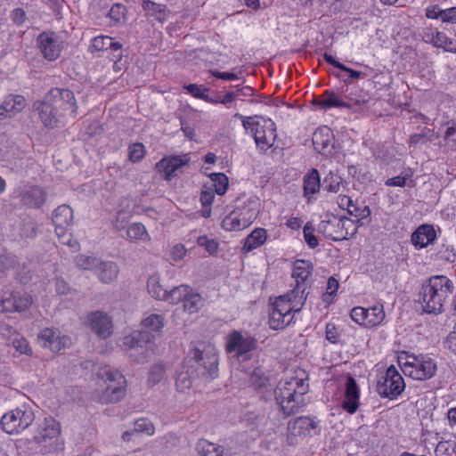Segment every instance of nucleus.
<instances>
[{
	"label": "nucleus",
	"instance_id": "obj_2",
	"mask_svg": "<svg viewBox=\"0 0 456 456\" xmlns=\"http://www.w3.org/2000/svg\"><path fill=\"white\" fill-rule=\"evenodd\" d=\"M101 381L95 391L96 400L102 404L115 403L126 395V379L118 370L105 367L99 373Z\"/></svg>",
	"mask_w": 456,
	"mask_h": 456
},
{
	"label": "nucleus",
	"instance_id": "obj_11",
	"mask_svg": "<svg viewBox=\"0 0 456 456\" xmlns=\"http://www.w3.org/2000/svg\"><path fill=\"white\" fill-rule=\"evenodd\" d=\"M405 383L395 366L387 368L385 375L379 379L377 385V391L382 397L395 399L404 389Z\"/></svg>",
	"mask_w": 456,
	"mask_h": 456
},
{
	"label": "nucleus",
	"instance_id": "obj_53",
	"mask_svg": "<svg viewBox=\"0 0 456 456\" xmlns=\"http://www.w3.org/2000/svg\"><path fill=\"white\" fill-rule=\"evenodd\" d=\"M134 430L135 431L136 435L138 433H144L148 436H152L155 432V428L150 419L142 418L135 420Z\"/></svg>",
	"mask_w": 456,
	"mask_h": 456
},
{
	"label": "nucleus",
	"instance_id": "obj_54",
	"mask_svg": "<svg viewBox=\"0 0 456 456\" xmlns=\"http://www.w3.org/2000/svg\"><path fill=\"white\" fill-rule=\"evenodd\" d=\"M165 374V369L161 364H155L151 367L147 383L149 386L153 387L159 384L163 379Z\"/></svg>",
	"mask_w": 456,
	"mask_h": 456
},
{
	"label": "nucleus",
	"instance_id": "obj_59",
	"mask_svg": "<svg viewBox=\"0 0 456 456\" xmlns=\"http://www.w3.org/2000/svg\"><path fill=\"white\" fill-rule=\"evenodd\" d=\"M314 232V227L309 223H307L304 227L303 232L305 240L311 248H314L319 245V241Z\"/></svg>",
	"mask_w": 456,
	"mask_h": 456
},
{
	"label": "nucleus",
	"instance_id": "obj_38",
	"mask_svg": "<svg viewBox=\"0 0 456 456\" xmlns=\"http://www.w3.org/2000/svg\"><path fill=\"white\" fill-rule=\"evenodd\" d=\"M38 224L29 216L24 217L19 224V235L23 239H33L37 236Z\"/></svg>",
	"mask_w": 456,
	"mask_h": 456
},
{
	"label": "nucleus",
	"instance_id": "obj_52",
	"mask_svg": "<svg viewBox=\"0 0 456 456\" xmlns=\"http://www.w3.org/2000/svg\"><path fill=\"white\" fill-rule=\"evenodd\" d=\"M188 93L193 95L196 98L204 100L208 102L212 101V98L207 94L208 89L204 86H199L197 84H189L184 86Z\"/></svg>",
	"mask_w": 456,
	"mask_h": 456
},
{
	"label": "nucleus",
	"instance_id": "obj_44",
	"mask_svg": "<svg viewBox=\"0 0 456 456\" xmlns=\"http://www.w3.org/2000/svg\"><path fill=\"white\" fill-rule=\"evenodd\" d=\"M202 305L203 299L201 296L198 293H191L190 290L183 301L184 310L187 311L189 314H193L198 312Z\"/></svg>",
	"mask_w": 456,
	"mask_h": 456
},
{
	"label": "nucleus",
	"instance_id": "obj_19",
	"mask_svg": "<svg viewBox=\"0 0 456 456\" xmlns=\"http://www.w3.org/2000/svg\"><path fill=\"white\" fill-rule=\"evenodd\" d=\"M313 145L321 154L327 155L331 153L333 149L334 134L332 130L326 126H320L313 134Z\"/></svg>",
	"mask_w": 456,
	"mask_h": 456
},
{
	"label": "nucleus",
	"instance_id": "obj_58",
	"mask_svg": "<svg viewBox=\"0 0 456 456\" xmlns=\"http://www.w3.org/2000/svg\"><path fill=\"white\" fill-rule=\"evenodd\" d=\"M145 154L144 146L142 143L136 142L129 147L128 157L132 162L140 161Z\"/></svg>",
	"mask_w": 456,
	"mask_h": 456
},
{
	"label": "nucleus",
	"instance_id": "obj_3",
	"mask_svg": "<svg viewBox=\"0 0 456 456\" xmlns=\"http://www.w3.org/2000/svg\"><path fill=\"white\" fill-rule=\"evenodd\" d=\"M453 284L445 276H434L423 285L419 292V302L428 314L442 312L444 299L452 293Z\"/></svg>",
	"mask_w": 456,
	"mask_h": 456
},
{
	"label": "nucleus",
	"instance_id": "obj_5",
	"mask_svg": "<svg viewBox=\"0 0 456 456\" xmlns=\"http://www.w3.org/2000/svg\"><path fill=\"white\" fill-rule=\"evenodd\" d=\"M33 441L43 454L55 452L63 446L61 425L53 418H45L37 427Z\"/></svg>",
	"mask_w": 456,
	"mask_h": 456
},
{
	"label": "nucleus",
	"instance_id": "obj_20",
	"mask_svg": "<svg viewBox=\"0 0 456 456\" xmlns=\"http://www.w3.org/2000/svg\"><path fill=\"white\" fill-rule=\"evenodd\" d=\"M91 330L100 338H106L111 334L110 318L104 313L96 311L88 316Z\"/></svg>",
	"mask_w": 456,
	"mask_h": 456
},
{
	"label": "nucleus",
	"instance_id": "obj_51",
	"mask_svg": "<svg viewBox=\"0 0 456 456\" xmlns=\"http://www.w3.org/2000/svg\"><path fill=\"white\" fill-rule=\"evenodd\" d=\"M100 260L94 256L79 255L76 256L75 263L77 267L83 270L97 268Z\"/></svg>",
	"mask_w": 456,
	"mask_h": 456
},
{
	"label": "nucleus",
	"instance_id": "obj_47",
	"mask_svg": "<svg viewBox=\"0 0 456 456\" xmlns=\"http://www.w3.org/2000/svg\"><path fill=\"white\" fill-rule=\"evenodd\" d=\"M211 180L213 182L215 191L218 195H224L228 187L227 176L223 173H215L211 175Z\"/></svg>",
	"mask_w": 456,
	"mask_h": 456
},
{
	"label": "nucleus",
	"instance_id": "obj_41",
	"mask_svg": "<svg viewBox=\"0 0 456 456\" xmlns=\"http://www.w3.org/2000/svg\"><path fill=\"white\" fill-rule=\"evenodd\" d=\"M196 379H199V378L196 376V373L194 372V370L190 368L184 371H181L178 374V376L176 378L175 385H176L177 388L182 391L185 390V389H189L190 387H192V384Z\"/></svg>",
	"mask_w": 456,
	"mask_h": 456
},
{
	"label": "nucleus",
	"instance_id": "obj_18",
	"mask_svg": "<svg viewBox=\"0 0 456 456\" xmlns=\"http://www.w3.org/2000/svg\"><path fill=\"white\" fill-rule=\"evenodd\" d=\"M37 45L46 60L54 61L60 56L61 42L54 33L40 34L37 37Z\"/></svg>",
	"mask_w": 456,
	"mask_h": 456
},
{
	"label": "nucleus",
	"instance_id": "obj_45",
	"mask_svg": "<svg viewBox=\"0 0 456 456\" xmlns=\"http://www.w3.org/2000/svg\"><path fill=\"white\" fill-rule=\"evenodd\" d=\"M248 382L255 389H265L269 385L268 378L264 374L263 370L258 368L254 370L250 374Z\"/></svg>",
	"mask_w": 456,
	"mask_h": 456
},
{
	"label": "nucleus",
	"instance_id": "obj_48",
	"mask_svg": "<svg viewBox=\"0 0 456 456\" xmlns=\"http://www.w3.org/2000/svg\"><path fill=\"white\" fill-rule=\"evenodd\" d=\"M11 297L13 298L14 311L15 312H23L31 305L32 298L29 295L23 294H11Z\"/></svg>",
	"mask_w": 456,
	"mask_h": 456
},
{
	"label": "nucleus",
	"instance_id": "obj_9",
	"mask_svg": "<svg viewBox=\"0 0 456 456\" xmlns=\"http://www.w3.org/2000/svg\"><path fill=\"white\" fill-rule=\"evenodd\" d=\"M256 200H248L242 208L232 211L226 216L222 226L226 231H241L249 226L257 217L258 209Z\"/></svg>",
	"mask_w": 456,
	"mask_h": 456
},
{
	"label": "nucleus",
	"instance_id": "obj_16",
	"mask_svg": "<svg viewBox=\"0 0 456 456\" xmlns=\"http://www.w3.org/2000/svg\"><path fill=\"white\" fill-rule=\"evenodd\" d=\"M256 347V339L251 336H243L240 331H232L228 336L226 351L228 353L236 352L237 355H242Z\"/></svg>",
	"mask_w": 456,
	"mask_h": 456
},
{
	"label": "nucleus",
	"instance_id": "obj_31",
	"mask_svg": "<svg viewBox=\"0 0 456 456\" xmlns=\"http://www.w3.org/2000/svg\"><path fill=\"white\" fill-rule=\"evenodd\" d=\"M142 7L147 16L152 17L160 22L167 20L168 10L166 5L154 3L151 0H142Z\"/></svg>",
	"mask_w": 456,
	"mask_h": 456
},
{
	"label": "nucleus",
	"instance_id": "obj_1",
	"mask_svg": "<svg viewBox=\"0 0 456 456\" xmlns=\"http://www.w3.org/2000/svg\"><path fill=\"white\" fill-rule=\"evenodd\" d=\"M308 390L309 385L303 378L292 377L279 382L274 389V397L284 417L298 412L305 404L304 396Z\"/></svg>",
	"mask_w": 456,
	"mask_h": 456
},
{
	"label": "nucleus",
	"instance_id": "obj_63",
	"mask_svg": "<svg viewBox=\"0 0 456 456\" xmlns=\"http://www.w3.org/2000/svg\"><path fill=\"white\" fill-rule=\"evenodd\" d=\"M351 318L357 323L366 326L365 308L361 306L354 307L351 311Z\"/></svg>",
	"mask_w": 456,
	"mask_h": 456
},
{
	"label": "nucleus",
	"instance_id": "obj_34",
	"mask_svg": "<svg viewBox=\"0 0 456 456\" xmlns=\"http://www.w3.org/2000/svg\"><path fill=\"white\" fill-rule=\"evenodd\" d=\"M305 287L300 290L294 288L291 291L284 295L289 296L287 300L289 303V307H291V314L299 312L303 307L308 294V292L305 293Z\"/></svg>",
	"mask_w": 456,
	"mask_h": 456
},
{
	"label": "nucleus",
	"instance_id": "obj_46",
	"mask_svg": "<svg viewBox=\"0 0 456 456\" xmlns=\"http://www.w3.org/2000/svg\"><path fill=\"white\" fill-rule=\"evenodd\" d=\"M189 291L190 288L188 286L182 285L175 287L172 290L167 291V297L166 301H168L171 304H177L181 301L183 302Z\"/></svg>",
	"mask_w": 456,
	"mask_h": 456
},
{
	"label": "nucleus",
	"instance_id": "obj_64",
	"mask_svg": "<svg viewBox=\"0 0 456 456\" xmlns=\"http://www.w3.org/2000/svg\"><path fill=\"white\" fill-rule=\"evenodd\" d=\"M445 347L456 354V333L452 330L444 341Z\"/></svg>",
	"mask_w": 456,
	"mask_h": 456
},
{
	"label": "nucleus",
	"instance_id": "obj_26",
	"mask_svg": "<svg viewBox=\"0 0 456 456\" xmlns=\"http://www.w3.org/2000/svg\"><path fill=\"white\" fill-rule=\"evenodd\" d=\"M318 231L329 240H343L344 233L341 230L340 219L336 216L329 220H322L318 225Z\"/></svg>",
	"mask_w": 456,
	"mask_h": 456
},
{
	"label": "nucleus",
	"instance_id": "obj_30",
	"mask_svg": "<svg viewBox=\"0 0 456 456\" xmlns=\"http://www.w3.org/2000/svg\"><path fill=\"white\" fill-rule=\"evenodd\" d=\"M98 277L103 283H110L118 278V267L111 261L99 262L98 266Z\"/></svg>",
	"mask_w": 456,
	"mask_h": 456
},
{
	"label": "nucleus",
	"instance_id": "obj_25",
	"mask_svg": "<svg viewBox=\"0 0 456 456\" xmlns=\"http://www.w3.org/2000/svg\"><path fill=\"white\" fill-rule=\"evenodd\" d=\"M26 106V100L20 94H9L2 102V118H12L20 112Z\"/></svg>",
	"mask_w": 456,
	"mask_h": 456
},
{
	"label": "nucleus",
	"instance_id": "obj_22",
	"mask_svg": "<svg viewBox=\"0 0 456 456\" xmlns=\"http://www.w3.org/2000/svg\"><path fill=\"white\" fill-rule=\"evenodd\" d=\"M313 103L320 110H329L330 108H351V104L343 101L341 97L331 90H326L320 98L314 99Z\"/></svg>",
	"mask_w": 456,
	"mask_h": 456
},
{
	"label": "nucleus",
	"instance_id": "obj_10",
	"mask_svg": "<svg viewBox=\"0 0 456 456\" xmlns=\"http://www.w3.org/2000/svg\"><path fill=\"white\" fill-rule=\"evenodd\" d=\"M45 98L66 118H76L77 106L72 91L65 88H53Z\"/></svg>",
	"mask_w": 456,
	"mask_h": 456
},
{
	"label": "nucleus",
	"instance_id": "obj_27",
	"mask_svg": "<svg viewBox=\"0 0 456 456\" xmlns=\"http://www.w3.org/2000/svg\"><path fill=\"white\" fill-rule=\"evenodd\" d=\"M313 266L309 261L297 260L293 266L292 277L295 279L296 286L297 290L302 288H308L306 281L311 275Z\"/></svg>",
	"mask_w": 456,
	"mask_h": 456
},
{
	"label": "nucleus",
	"instance_id": "obj_36",
	"mask_svg": "<svg viewBox=\"0 0 456 456\" xmlns=\"http://www.w3.org/2000/svg\"><path fill=\"white\" fill-rule=\"evenodd\" d=\"M73 221V210L68 205L59 206L54 211L53 216V222L54 225H70Z\"/></svg>",
	"mask_w": 456,
	"mask_h": 456
},
{
	"label": "nucleus",
	"instance_id": "obj_8",
	"mask_svg": "<svg viewBox=\"0 0 456 456\" xmlns=\"http://www.w3.org/2000/svg\"><path fill=\"white\" fill-rule=\"evenodd\" d=\"M243 127L254 136L256 144L263 151L271 148L277 137L276 125L270 118L254 120L253 118L248 117L243 120Z\"/></svg>",
	"mask_w": 456,
	"mask_h": 456
},
{
	"label": "nucleus",
	"instance_id": "obj_62",
	"mask_svg": "<svg viewBox=\"0 0 456 456\" xmlns=\"http://www.w3.org/2000/svg\"><path fill=\"white\" fill-rule=\"evenodd\" d=\"M128 219H129L128 213H126V211H118L117 213L115 220L113 221V227L117 231L123 230L126 227V225L128 222Z\"/></svg>",
	"mask_w": 456,
	"mask_h": 456
},
{
	"label": "nucleus",
	"instance_id": "obj_39",
	"mask_svg": "<svg viewBox=\"0 0 456 456\" xmlns=\"http://www.w3.org/2000/svg\"><path fill=\"white\" fill-rule=\"evenodd\" d=\"M270 316H269V325L273 330H281L289 325L292 320L293 315H285V314H281V312H277L272 308H270Z\"/></svg>",
	"mask_w": 456,
	"mask_h": 456
},
{
	"label": "nucleus",
	"instance_id": "obj_40",
	"mask_svg": "<svg viewBox=\"0 0 456 456\" xmlns=\"http://www.w3.org/2000/svg\"><path fill=\"white\" fill-rule=\"evenodd\" d=\"M147 289L149 294L158 299V300H165L167 297V290L162 287L159 283V277L151 276L147 281Z\"/></svg>",
	"mask_w": 456,
	"mask_h": 456
},
{
	"label": "nucleus",
	"instance_id": "obj_17",
	"mask_svg": "<svg viewBox=\"0 0 456 456\" xmlns=\"http://www.w3.org/2000/svg\"><path fill=\"white\" fill-rule=\"evenodd\" d=\"M34 108L37 111L42 123L46 127H56L63 118H66L45 98L42 102H36Z\"/></svg>",
	"mask_w": 456,
	"mask_h": 456
},
{
	"label": "nucleus",
	"instance_id": "obj_7",
	"mask_svg": "<svg viewBox=\"0 0 456 456\" xmlns=\"http://www.w3.org/2000/svg\"><path fill=\"white\" fill-rule=\"evenodd\" d=\"M154 336L146 330H136L125 337L124 346L129 357L136 363H145L153 347Z\"/></svg>",
	"mask_w": 456,
	"mask_h": 456
},
{
	"label": "nucleus",
	"instance_id": "obj_23",
	"mask_svg": "<svg viewBox=\"0 0 456 456\" xmlns=\"http://www.w3.org/2000/svg\"><path fill=\"white\" fill-rule=\"evenodd\" d=\"M436 231L432 225L422 224L411 234V243L416 248H424L436 240Z\"/></svg>",
	"mask_w": 456,
	"mask_h": 456
},
{
	"label": "nucleus",
	"instance_id": "obj_55",
	"mask_svg": "<svg viewBox=\"0 0 456 456\" xmlns=\"http://www.w3.org/2000/svg\"><path fill=\"white\" fill-rule=\"evenodd\" d=\"M289 296H280L272 304L270 308L281 312V314H285V315H293L291 314V307H289V303L287 298Z\"/></svg>",
	"mask_w": 456,
	"mask_h": 456
},
{
	"label": "nucleus",
	"instance_id": "obj_6",
	"mask_svg": "<svg viewBox=\"0 0 456 456\" xmlns=\"http://www.w3.org/2000/svg\"><path fill=\"white\" fill-rule=\"evenodd\" d=\"M399 363L404 375L416 380L429 379L436 374V363L428 355L406 354Z\"/></svg>",
	"mask_w": 456,
	"mask_h": 456
},
{
	"label": "nucleus",
	"instance_id": "obj_49",
	"mask_svg": "<svg viewBox=\"0 0 456 456\" xmlns=\"http://www.w3.org/2000/svg\"><path fill=\"white\" fill-rule=\"evenodd\" d=\"M324 189L330 192L337 193L342 184V178L333 173H330L323 180Z\"/></svg>",
	"mask_w": 456,
	"mask_h": 456
},
{
	"label": "nucleus",
	"instance_id": "obj_42",
	"mask_svg": "<svg viewBox=\"0 0 456 456\" xmlns=\"http://www.w3.org/2000/svg\"><path fill=\"white\" fill-rule=\"evenodd\" d=\"M142 326L150 331H159L165 325L164 317L161 314H152L142 320Z\"/></svg>",
	"mask_w": 456,
	"mask_h": 456
},
{
	"label": "nucleus",
	"instance_id": "obj_50",
	"mask_svg": "<svg viewBox=\"0 0 456 456\" xmlns=\"http://www.w3.org/2000/svg\"><path fill=\"white\" fill-rule=\"evenodd\" d=\"M8 345H11L19 354H31V349L28 346V341L26 340V338L20 336L19 334H16L15 337L11 338L10 343Z\"/></svg>",
	"mask_w": 456,
	"mask_h": 456
},
{
	"label": "nucleus",
	"instance_id": "obj_56",
	"mask_svg": "<svg viewBox=\"0 0 456 456\" xmlns=\"http://www.w3.org/2000/svg\"><path fill=\"white\" fill-rule=\"evenodd\" d=\"M341 230L344 233L343 240H347L349 237L354 235L357 232V226L354 222L347 217L339 218Z\"/></svg>",
	"mask_w": 456,
	"mask_h": 456
},
{
	"label": "nucleus",
	"instance_id": "obj_21",
	"mask_svg": "<svg viewBox=\"0 0 456 456\" xmlns=\"http://www.w3.org/2000/svg\"><path fill=\"white\" fill-rule=\"evenodd\" d=\"M360 391L354 379L349 376L346 383L345 399L342 402V408L348 413H354L359 407Z\"/></svg>",
	"mask_w": 456,
	"mask_h": 456
},
{
	"label": "nucleus",
	"instance_id": "obj_24",
	"mask_svg": "<svg viewBox=\"0 0 456 456\" xmlns=\"http://www.w3.org/2000/svg\"><path fill=\"white\" fill-rule=\"evenodd\" d=\"M46 192L39 186L26 187L21 193V201L30 208H39L46 200Z\"/></svg>",
	"mask_w": 456,
	"mask_h": 456
},
{
	"label": "nucleus",
	"instance_id": "obj_28",
	"mask_svg": "<svg viewBox=\"0 0 456 456\" xmlns=\"http://www.w3.org/2000/svg\"><path fill=\"white\" fill-rule=\"evenodd\" d=\"M91 48L95 51H104L110 49L114 53V58H122V45L118 42H114L113 38L108 36L95 37L92 40Z\"/></svg>",
	"mask_w": 456,
	"mask_h": 456
},
{
	"label": "nucleus",
	"instance_id": "obj_37",
	"mask_svg": "<svg viewBox=\"0 0 456 456\" xmlns=\"http://www.w3.org/2000/svg\"><path fill=\"white\" fill-rule=\"evenodd\" d=\"M385 316L383 305L381 304L365 308L366 326L368 327L379 325L384 321Z\"/></svg>",
	"mask_w": 456,
	"mask_h": 456
},
{
	"label": "nucleus",
	"instance_id": "obj_33",
	"mask_svg": "<svg viewBox=\"0 0 456 456\" xmlns=\"http://www.w3.org/2000/svg\"><path fill=\"white\" fill-rule=\"evenodd\" d=\"M266 239V231L263 228H256L245 239L243 250L249 252L263 245Z\"/></svg>",
	"mask_w": 456,
	"mask_h": 456
},
{
	"label": "nucleus",
	"instance_id": "obj_29",
	"mask_svg": "<svg viewBox=\"0 0 456 456\" xmlns=\"http://www.w3.org/2000/svg\"><path fill=\"white\" fill-rule=\"evenodd\" d=\"M321 187V181L319 172L315 168H312L304 176V196L307 198L308 202L311 201V197L319 191Z\"/></svg>",
	"mask_w": 456,
	"mask_h": 456
},
{
	"label": "nucleus",
	"instance_id": "obj_15",
	"mask_svg": "<svg viewBox=\"0 0 456 456\" xmlns=\"http://www.w3.org/2000/svg\"><path fill=\"white\" fill-rule=\"evenodd\" d=\"M38 340L44 347L49 348L53 353L61 351L71 343L69 337L61 335L58 330L50 328H45L39 333Z\"/></svg>",
	"mask_w": 456,
	"mask_h": 456
},
{
	"label": "nucleus",
	"instance_id": "obj_4",
	"mask_svg": "<svg viewBox=\"0 0 456 456\" xmlns=\"http://www.w3.org/2000/svg\"><path fill=\"white\" fill-rule=\"evenodd\" d=\"M188 356L190 362H193L191 369L203 381H211L218 376V354L214 346L200 344L191 349Z\"/></svg>",
	"mask_w": 456,
	"mask_h": 456
},
{
	"label": "nucleus",
	"instance_id": "obj_35",
	"mask_svg": "<svg viewBox=\"0 0 456 456\" xmlns=\"http://www.w3.org/2000/svg\"><path fill=\"white\" fill-rule=\"evenodd\" d=\"M428 41L436 47L456 53V41L448 37L444 32L437 31L432 34Z\"/></svg>",
	"mask_w": 456,
	"mask_h": 456
},
{
	"label": "nucleus",
	"instance_id": "obj_14",
	"mask_svg": "<svg viewBox=\"0 0 456 456\" xmlns=\"http://www.w3.org/2000/svg\"><path fill=\"white\" fill-rule=\"evenodd\" d=\"M190 159L187 154L165 157L156 164V169L163 175L167 181H171L183 173V167L189 164Z\"/></svg>",
	"mask_w": 456,
	"mask_h": 456
},
{
	"label": "nucleus",
	"instance_id": "obj_13",
	"mask_svg": "<svg viewBox=\"0 0 456 456\" xmlns=\"http://www.w3.org/2000/svg\"><path fill=\"white\" fill-rule=\"evenodd\" d=\"M320 432L319 421L309 417H298L288 423L289 441L297 443L298 437L313 436Z\"/></svg>",
	"mask_w": 456,
	"mask_h": 456
},
{
	"label": "nucleus",
	"instance_id": "obj_32",
	"mask_svg": "<svg viewBox=\"0 0 456 456\" xmlns=\"http://www.w3.org/2000/svg\"><path fill=\"white\" fill-rule=\"evenodd\" d=\"M196 451L200 456H224V448L207 439H200Z\"/></svg>",
	"mask_w": 456,
	"mask_h": 456
},
{
	"label": "nucleus",
	"instance_id": "obj_43",
	"mask_svg": "<svg viewBox=\"0 0 456 456\" xmlns=\"http://www.w3.org/2000/svg\"><path fill=\"white\" fill-rule=\"evenodd\" d=\"M126 235L130 240L147 241L151 239L145 226L141 223H134L129 225L126 230Z\"/></svg>",
	"mask_w": 456,
	"mask_h": 456
},
{
	"label": "nucleus",
	"instance_id": "obj_57",
	"mask_svg": "<svg viewBox=\"0 0 456 456\" xmlns=\"http://www.w3.org/2000/svg\"><path fill=\"white\" fill-rule=\"evenodd\" d=\"M437 256L439 259L448 263H453L456 260V253L454 252L453 248L445 244L441 246L437 252Z\"/></svg>",
	"mask_w": 456,
	"mask_h": 456
},
{
	"label": "nucleus",
	"instance_id": "obj_12",
	"mask_svg": "<svg viewBox=\"0 0 456 456\" xmlns=\"http://www.w3.org/2000/svg\"><path fill=\"white\" fill-rule=\"evenodd\" d=\"M33 420L32 411L16 409L2 416V430L9 435L17 434L27 428Z\"/></svg>",
	"mask_w": 456,
	"mask_h": 456
},
{
	"label": "nucleus",
	"instance_id": "obj_61",
	"mask_svg": "<svg viewBox=\"0 0 456 456\" xmlns=\"http://www.w3.org/2000/svg\"><path fill=\"white\" fill-rule=\"evenodd\" d=\"M348 214L360 219H364L370 216V209L368 206L363 208L358 207L356 204H353L352 208L348 209Z\"/></svg>",
	"mask_w": 456,
	"mask_h": 456
},
{
	"label": "nucleus",
	"instance_id": "obj_60",
	"mask_svg": "<svg viewBox=\"0 0 456 456\" xmlns=\"http://www.w3.org/2000/svg\"><path fill=\"white\" fill-rule=\"evenodd\" d=\"M197 243L199 246L204 247L209 254H214L217 250V242L208 239L207 236H200L197 240Z\"/></svg>",
	"mask_w": 456,
	"mask_h": 456
}]
</instances>
